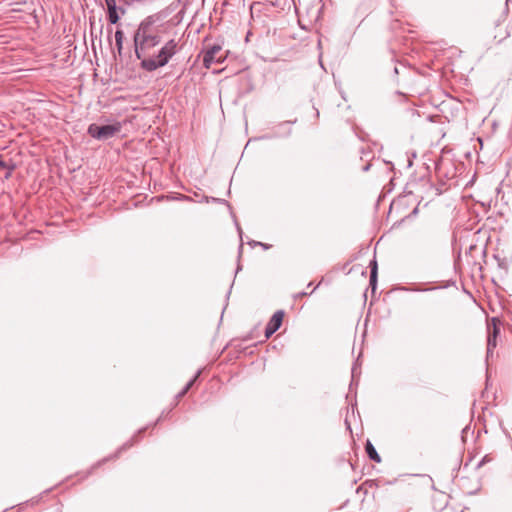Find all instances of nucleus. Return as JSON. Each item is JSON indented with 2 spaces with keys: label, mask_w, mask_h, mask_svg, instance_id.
I'll list each match as a JSON object with an SVG mask.
<instances>
[{
  "label": "nucleus",
  "mask_w": 512,
  "mask_h": 512,
  "mask_svg": "<svg viewBox=\"0 0 512 512\" xmlns=\"http://www.w3.org/2000/svg\"><path fill=\"white\" fill-rule=\"evenodd\" d=\"M370 168V164H366L365 166H363V171H368Z\"/></svg>",
  "instance_id": "f3484780"
},
{
  "label": "nucleus",
  "mask_w": 512,
  "mask_h": 512,
  "mask_svg": "<svg viewBox=\"0 0 512 512\" xmlns=\"http://www.w3.org/2000/svg\"><path fill=\"white\" fill-rule=\"evenodd\" d=\"M365 450H366V453H367L368 457L371 460L375 461L376 463H380L381 462V457L377 453L374 445L371 443L370 440L366 441Z\"/></svg>",
  "instance_id": "0eeeda50"
},
{
  "label": "nucleus",
  "mask_w": 512,
  "mask_h": 512,
  "mask_svg": "<svg viewBox=\"0 0 512 512\" xmlns=\"http://www.w3.org/2000/svg\"><path fill=\"white\" fill-rule=\"evenodd\" d=\"M354 373H355V367L352 368V376L354 377Z\"/></svg>",
  "instance_id": "aec40b11"
},
{
  "label": "nucleus",
  "mask_w": 512,
  "mask_h": 512,
  "mask_svg": "<svg viewBox=\"0 0 512 512\" xmlns=\"http://www.w3.org/2000/svg\"><path fill=\"white\" fill-rule=\"evenodd\" d=\"M124 40V33L122 30L117 29L115 31V41Z\"/></svg>",
  "instance_id": "9d476101"
},
{
  "label": "nucleus",
  "mask_w": 512,
  "mask_h": 512,
  "mask_svg": "<svg viewBox=\"0 0 512 512\" xmlns=\"http://www.w3.org/2000/svg\"><path fill=\"white\" fill-rule=\"evenodd\" d=\"M251 244L253 245H260L262 246L264 249H268L270 246L267 245V244H264V243H261V242H256V241H253Z\"/></svg>",
  "instance_id": "f8f14e48"
},
{
  "label": "nucleus",
  "mask_w": 512,
  "mask_h": 512,
  "mask_svg": "<svg viewBox=\"0 0 512 512\" xmlns=\"http://www.w3.org/2000/svg\"><path fill=\"white\" fill-rule=\"evenodd\" d=\"M132 445H133V443H132V442H131V443H126V444H124V445L119 449L118 453H120V452H121V451H123V450H126L127 448L131 447Z\"/></svg>",
  "instance_id": "ddd939ff"
},
{
  "label": "nucleus",
  "mask_w": 512,
  "mask_h": 512,
  "mask_svg": "<svg viewBox=\"0 0 512 512\" xmlns=\"http://www.w3.org/2000/svg\"><path fill=\"white\" fill-rule=\"evenodd\" d=\"M107 7L108 21L111 24H117L120 17L126 13V9L121 6H117L116 0H104Z\"/></svg>",
  "instance_id": "39448f33"
},
{
  "label": "nucleus",
  "mask_w": 512,
  "mask_h": 512,
  "mask_svg": "<svg viewBox=\"0 0 512 512\" xmlns=\"http://www.w3.org/2000/svg\"><path fill=\"white\" fill-rule=\"evenodd\" d=\"M0 167H5V162L4 161H0Z\"/></svg>",
  "instance_id": "6ab92c4d"
},
{
  "label": "nucleus",
  "mask_w": 512,
  "mask_h": 512,
  "mask_svg": "<svg viewBox=\"0 0 512 512\" xmlns=\"http://www.w3.org/2000/svg\"><path fill=\"white\" fill-rule=\"evenodd\" d=\"M201 370H198L195 376L184 386V388L177 394V398L183 397L189 389L193 386L196 379L199 377Z\"/></svg>",
  "instance_id": "1a4fd4ad"
},
{
  "label": "nucleus",
  "mask_w": 512,
  "mask_h": 512,
  "mask_svg": "<svg viewBox=\"0 0 512 512\" xmlns=\"http://www.w3.org/2000/svg\"><path fill=\"white\" fill-rule=\"evenodd\" d=\"M121 129L122 124L120 122H114L113 124L103 126L93 123L88 126L87 132L92 138L105 141L114 137L121 131Z\"/></svg>",
  "instance_id": "f03ea898"
},
{
  "label": "nucleus",
  "mask_w": 512,
  "mask_h": 512,
  "mask_svg": "<svg viewBox=\"0 0 512 512\" xmlns=\"http://www.w3.org/2000/svg\"><path fill=\"white\" fill-rule=\"evenodd\" d=\"M416 157V153L413 152L412 153V157L411 158H408V164H407V167L410 168L412 166V158H415Z\"/></svg>",
  "instance_id": "4468645a"
},
{
  "label": "nucleus",
  "mask_w": 512,
  "mask_h": 512,
  "mask_svg": "<svg viewBox=\"0 0 512 512\" xmlns=\"http://www.w3.org/2000/svg\"><path fill=\"white\" fill-rule=\"evenodd\" d=\"M118 53L121 55L123 49V40L115 41Z\"/></svg>",
  "instance_id": "9b49d317"
},
{
  "label": "nucleus",
  "mask_w": 512,
  "mask_h": 512,
  "mask_svg": "<svg viewBox=\"0 0 512 512\" xmlns=\"http://www.w3.org/2000/svg\"><path fill=\"white\" fill-rule=\"evenodd\" d=\"M284 318V311H276L265 328V337L270 338L281 326Z\"/></svg>",
  "instance_id": "423d86ee"
},
{
  "label": "nucleus",
  "mask_w": 512,
  "mask_h": 512,
  "mask_svg": "<svg viewBox=\"0 0 512 512\" xmlns=\"http://www.w3.org/2000/svg\"><path fill=\"white\" fill-rule=\"evenodd\" d=\"M221 51L222 49L218 45H214L211 48L207 49L203 55L204 66L206 68H210L213 63H221L224 60Z\"/></svg>",
  "instance_id": "20e7f679"
},
{
  "label": "nucleus",
  "mask_w": 512,
  "mask_h": 512,
  "mask_svg": "<svg viewBox=\"0 0 512 512\" xmlns=\"http://www.w3.org/2000/svg\"><path fill=\"white\" fill-rule=\"evenodd\" d=\"M405 291H422L421 289L415 288V289H409L407 287L402 288Z\"/></svg>",
  "instance_id": "dca6fc26"
},
{
  "label": "nucleus",
  "mask_w": 512,
  "mask_h": 512,
  "mask_svg": "<svg viewBox=\"0 0 512 512\" xmlns=\"http://www.w3.org/2000/svg\"><path fill=\"white\" fill-rule=\"evenodd\" d=\"M307 295H308V293L303 291V292H299V293H297V294L295 295V298H296V299H297V298H302V297L307 296Z\"/></svg>",
  "instance_id": "2eb2a0df"
},
{
  "label": "nucleus",
  "mask_w": 512,
  "mask_h": 512,
  "mask_svg": "<svg viewBox=\"0 0 512 512\" xmlns=\"http://www.w3.org/2000/svg\"><path fill=\"white\" fill-rule=\"evenodd\" d=\"M160 43V36L150 33V24L141 22L134 34V49L136 58L141 60L140 67L153 72L165 66L177 52V43L171 39L159 50L156 56L146 57L148 52Z\"/></svg>",
  "instance_id": "f257e3e1"
},
{
  "label": "nucleus",
  "mask_w": 512,
  "mask_h": 512,
  "mask_svg": "<svg viewBox=\"0 0 512 512\" xmlns=\"http://www.w3.org/2000/svg\"><path fill=\"white\" fill-rule=\"evenodd\" d=\"M321 57H322V55L320 54V56H319V63H320V65H321V67L323 68V64H322Z\"/></svg>",
  "instance_id": "a211bd4d"
},
{
  "label": "nucleus",
  "mask_w": 512,
  "mask_h": 512,
  "mask_svg": "<svg viewBox=\"0 0 512 512\" xmlns=\"http://www.w3.org/2000/svg\"><path fill=\"white\" fill-rule=\"evenodd\" d=\"M498 320L496 318H492L491 324H488V338H487V358L492 356L493 350L497 346V336L500 332L498 326Z\"/></svg>",
  "instance_id": "7ed1b4c3"
},
{
  "label": "nucleus",
  "mask_w": 512,
  "mask_h": 512,
  "mask_svg": "<svg viewBox=\"0 0 512 512\" xmlns=\"http://www.w3.org/2000/svg\"><path fill=\"white\" fill-rule=\"evenodd\" d=\"M370 269L371 270H370L369 283H370L372 291H375L376 285H377V261L375 259H373L370 262Z\"/></svg>",
  "instance_id": "6e6552de"
}]
</instances>
